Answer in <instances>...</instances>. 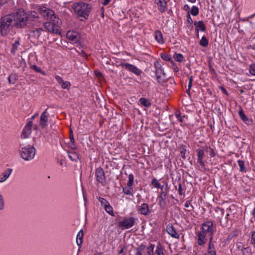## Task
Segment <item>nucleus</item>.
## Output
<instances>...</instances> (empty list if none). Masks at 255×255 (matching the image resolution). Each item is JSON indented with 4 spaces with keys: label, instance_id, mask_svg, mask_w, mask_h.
Listing matches in <instances>:
<instances>
[{
    "label": "nucleus",
    "instance_id": "nucleus-11",
    "mask_svg": "<svg viewBox=\"0 0 255 255\" xmlns=\"http://www.w3.org/2000/svg\"><path fill=\"white\" fill-rule=\"evenodd\" d=\"M96 180L98 182L104 185L106 183V177L104 169L102 167L98 168L95 172Z\"/></svg>",
    "mask_w": 255,
    "mask_h": 255
},
{
    "label": "nucleus",
    "instance_id": "nucleus-48",
    "mask_svg": "<svg viewBox=\"0 0 255 255\" xmlns=\"http://www.w3.org/2000/svg\"><path fill=\"white\" fill-rule=\"evenodd\" d=\"M134 181V176L132 174H130L128 175V181L127 183V185L128 187L132 186Z\"/></svg>",
    "mask_w": 255,
    "mask_h": 255
},
{
    "label": "nucleus",
    "instance_id": "nucleus-27",
    "mask_svg": "<svg viewBox=\"0 0 255 255\" xmlns=\"http://www.w3.org/2000/svg\"><path fill=\"white\" fill-rule=\"evenodd\" d=\"M11 172V169H7L6 171H5L3 173L2 176L0 177V182L1 183L5 181L8 178Z\"/></svg>",
    "mask_w": 255,
    "mask_h": 255
},
{
    "label": "nucleus",
    "instance_id": "nucleus-43",
    "mask_svg": "<svg viewBox=\"0 0 255 255\" xmlns=\"http://www.w3.org/2000/svg\"><path fill=\"white\" fill-rule=\"evenodd\" d=\"M208 44V40L205 37V36H203L200 41V44L203 47H207Z\"/></svg>",
    "mask_w": 255,
    "mask_h": 255
},
{
    "label": "nucleus",
    "instance_id": "nucleus-61",
    "mask_svg": "<svg viewBox=\"0 0 255 255\" xmlns=\"http://www.w3.org/2000/svg\"><path fill=\"white\" fill-rule=\"evenodd\" d=\"M229 214H227V215H226V219H227V220H226V222L225 224H223V223H222V222H221V221H220V224H221V225L222 226H223V227H225V226H227V222H228L227 219H228V217H229Z\"/></svg>",
    "mask_w": 255,
    "mask_h": 255
},
{
    "label": "nucleus",
    "instance_id": "nucleus-39",
    "mask_svg": "<svg viewBox=\"0 0 255 255\" xmlns=\"http://www.w3.org/2000/svg\"><path fill=\"white\" fill-rule=\"evenodd\" d=\"M68 156L72 161H76L78 159V154L74 152H69Z\"/></svg>",
    "mask_w": 255,
    "mask_h": 255
},
{
    "label": "nucleus",
    "instance_id": "nucleus-20",
    "mask_svg": "<svg viewBox=\"0 0 255 255\" xmlns=\"http://www.w3.org/2000/svg\"><path fill=\"white\" fill-rule=\"evenodd\" d=\"M48 117L49 114L47 112V109H46L40 116L39 124L42 128H45L47 125Z\"/></svg>",
    "mask_w": 255,
    "mask_h": 255
},
{
    "label": "nucleus",
    "instance_id": "nucleus-38",
    "mask_svg": "<svg viewBox=\"0 0 255 255\" xmlns=\"http://www.w3.org/2000/svg\"><path fill=\"white\" fill-rule=\"evenodd\" d=\"M104 209L105 211L109 214L111 216H114V212H113V207L110 205V203H109L107 205H106Z\"/></svg>",
    "mask_w": 255,
    "mask_h": 255
},
{
    "label": "nucleus",
    "instance_id": "nucleus-24",
    "mask_svg": "<svg viewBox=\"0 0 255 255\" xmlns=\"http://www.w3.org/2000/svg\"><path fill=\"white\" fill-rule=\"evenodd\" d=\"M154 38L158 43L163 44L164 43L163 35L160 30H157L155 31Z\"/></svg>",
    "mask_w": 255,
    "mask_h": 255
},
{
    "label": "nucleus",
    "instance_id": "nucleus-14",
    "mask_svg": "<svg viewBox=\"0 0 255 255\" xmlns=\"http://www.w3.org/2000/svg\"><path fill=\"white\" fill-rule=\"evenodd\" d=\"M137 210L139 214L144 216H147L151 213L149 206L146 203H142L141 205L137 206Z\"/></svg>",
    "mask_w": 255,
    "mask_h": 255
},
{
    "label": "nucleus",
    "instance_id": "nucleus-18",
    "mask_svg": "<svg viewBox=\"0 0 255 255\" xmlns=\"http://www.w3.org/2000/svg\"><path fill=\"white\" fill-rule=\"evenodd\" d=\"M197 151V162L202 167H205V163L203 160L205 157V151L203 149H199Z\"/></svg>",
    "mask_w": 255,
    "mask_h": 255
},
{
    "label": "nucleus",
    "instance_id": "nucleus-2",
    "mask_svg": "<svg viewBox=\"0 0 255 255\" xmlns=\"http://www.w3.org/2000/svg\"><path fill=\"white\" fill-rule=\"evenodd\" d=\"M75 13L78 16L88 19L91 10V6L89 4L83 1H78L75 2L72 5Z\"/></svg>",
    "mask_w": 255,
    "mask_h": 255
},
{
    "label": "nucleus",
    "instance_id": "nucleus-22",
    "mask_svg": "<svg viewBox=\"0 0 255 255\" xmlns=\"http://www.w3.org/2000/svg\"><path fill=\"white\" fill-rule=\"evenodd\" d=\"M197 34L198 35L199 31H205L206 30V26L204 22L202 20L195 21L194 23Z\"/></svg>",
    "mask_w": 255,
    "mask_h": 255
},
{
    "label": "nucleus",
    "instance_id": "nucleus-55",
    "mask_svg": "<svg viewBox=\"0 0 255 255\" xmlns=\"http://www.w3.org/2000/svg\"><path fill=\"white\" fill-rule=\"evenodd\" d=\"M157 82L159 84H162L164 82V80L161 78V75H156Z\"/></svg>",
    "mask_w": 255,
    "mask_h": 255
},
{
    "label": "nucleus",
    "instance_id": "nucleus-5",
    "mask_svg": "<svg viewBox=\"0 0 255 255\" xmlns=\"http://www.w3.org/2000/svg\"><path fill=\"white\" fill-rule=\"evenodd\" d=\"M199 231L209 236V241H213V235L216 232V228L214 226L212 221H207L202 224L201 230Z\"/></svg>",
    "mask_w": 255,
    "mask_h": 255
},
{
    "label": "nucleus",
    "instance_id": "nucleus-51",
    "mask_svg": "<svg viewBox=\"0 0 255 255\" xmlns=\"http://www.w3.org/2000/svg\"><path fill=\"white\" fill-rule=\"evenodd\" d=\"M249 71L251 74L255 76V65L252 64L250 66Z\"/></svg>",
    "mask_w": 255,
    "mask_h": 255
},
{
    "label": "nucleus",
    "instance_id": "nucleus-7",
    "mask_svg": "<svg viewBox=\"0 0 255 255\" xmlns=\"http://www.w3.org/2000/svg\"><path fill=\"white\" fill-rule=\"evenodd\" d=\"M136 220L137 219L133 217L125 218L119 222L118 226L122 230L129 229L134 226Z\"/></svg>",
    "mask_w": 255,
    "mask_h": 255
},
{
    "label": "nucleus",
    "instance_id": "nucleus-8",
    "mask_svg": "<svg viewBox=\"0 0 255 255\" xmlns=\"http://www.w3.org/2000/svg\"><path fill=\"white\" fill-rule=\"evenodd\" d=\"M155 246L150 244L147 248V253L149 255H164L163 253L164 249L162 247L160 244H158L154 250Z\"/></svg>",
    "mask_w": 255,
    "mask_h": 255
},
{
    "label": "nucleus",
    "instance_id": "nucleus-57",
    "mask_svg": "<svg viewBox=\"0 0 255 255\" xmlns=\"http://www.w3.org/2000/svg\"><path fill=\"white\" fill-rule=\"evenodd\" d=\"M178 192L179 194L180 195H182L184 194L183 190H182V185L180 183L179 184V186H178Z\"/></svg>",
    "mask_w": 255,
    "mask_h": 255
},
{
    "label": "nucleus",
    "instance_id": "nucleus-10",
    "mask_svg": "<svg viewBox=\"0 0 255 255\" xmlns=\"http://www.w3.org/2000/svg\"><path fill=\"white\" fill-rule=\"evenodd\" d=\"M120 66L137 76H139L142 73V71L135 66L128 63H121Z\"/></svg>",
    "mask_w": 255,
    "mask_h": 255
},
{
    "label": "nucleus",
    "instance_id": "nucleus-58",
    "mask_svg": "<svg viewBox=\"0 0 255 255\" xmlns=\"http://www.w3.org/2000/svg\"><path fill=\"white\" fill-rule=\"evenodd\" d=\"M186 17H187V20L188 23H189L190 24L193 23V20H192L190 15L189 13L187 15Z\"/></svg>",
    "mask_w": 255,
    "mask_h": 255
},
{
    "label": "nucleus",
    "instance_id": "nucleus-9",
    "mask_svg": "<svg viewBox=\"0 0 255 255\" xmlns=\"http://www.w3.org/2000/svg\"><path fill=\"white\" fill-rule=\"evenodd\" d=\"M38 12L48 20L53 19L54 17H57L54 11L44 6L39 7Z\"/></svg>",
    "mask_w": 255,
    "mask_h": 255
},
{
    "label": "nucleus",
    "instance_id": "nucleus-23",
    "mask_svg": "<svg viewBox=\"0 0 255 255\" xmlns=\"http://www.w3.org/2000/svg\"><path fill=\"white\" fill-rule=\"evenodd\" d=\"M205 255H216V251L213 241H209L207 253Z\"/></svg>",
    "mask_w": 255,
    "mask_h": 255
},
{
    "label": "nucleus",
    "instance_id": "nucleus-52",
    "mask_svg": "<svg viewBox=\"0 0 255 255\" xmlns=\"http://www.w3.org/2000/svg\"><path fill=\"white\" fill-rule=\"evenodd\" d=\"M171 64L174 72L176 73L177 72L179 71L178 68L173 61H171Z\"/></svg>",
    "mask_w": 255,
    "mask_h": 255
},
{
    "label": "nucleus",
    "instance_id": "nucleus-4",
    "mask_svg": "<svg viewBox=\"0 0 255 255\" xmlns=\"http://www.w3.org/2000/svg\"><path fill=\"white\" fill-rule=\"evenodd\" d=\"M53 19L49 20V22L43 23L44 27L49 32L53 33H60V27L61 21L58 17H54Z\"/></svg>",
    "mask_w": 255,
    "mask_h": 255
},
{
    "label": "nucleus",
    "instance_id": "nucleus-34",
    "mask_svg": "<svg viewBox=\"0 0 255 255\" xmlns=\"http://www.w3.org/2000/svg\"><path fill=\"white\" fill-rule=\"evenodd\" d=\"M139 101L141 105L145 107H149L151 105L150 101L147 99L145 98H141Z\"/></svg>",
    "mask_w": 255,
    "mask_h": 255
},
{
    "label": "nucleus",
    "instance_id": "nucleus-29",
    "mask_svg": "<svg viewBox=\"0 0 255 255\" xmlns=\"http://www.w3.org/2000/svg\"><path fill=\"white\" fill-rule=\"evenodd\" d=\"M84 236V233L83 230H81L77 235L76 243L78 246H80L83 243V238Z\"/></svg>",
    "mask_w": 255,
    "mask_h": 255
},
{
    "label": "nucleus",
    "instance_id": "nucleus-41",
    "mask_svg": "<svg viewBox=\"0 0 255 255\" xmlns=\"http://www.w3.org/2000/svg\"><path fill=\"white\" fill-rule=\"evenodd\" d=\"M239 115L240 118L245 122H247L249 121V118L245 115L242 110H241L239 112Z\"/></svg>",
    "mask_w": 255,
    "mask_h": 255
},
{
    "label": "nucleus",
    "instance_id": "nucleus-59",
    "mask_svg": "<svg viewBox=\"0 0 255 255\" xmlns=\"http://www.w3.org/2000/svg\"><path fill=\"white\" fill-rule=\"evenodd\" d=\"M193 80V76H191L189 78V83H188V87H189V89H191L192 87Z\"/></svg>",
    "mask_w": 255,
    "mask_h": 255
},
{
    "label": "nucleus",
    "instance_id": "nucleus-40",
    "mask_svg": "<svg viewBox=\"0 0 255 255\" xmlns=\"http://www.w3.org/2000/svg\"><path fill=\"white\" fill-rule=\"evenodd\" d=\"M205 147L206 148L207 151L209 152V155L211 157H213L216 155L215 151L213 148L207 145H206Z\"/></svg>",
    "mask_w": 255,
    "mask_h": 255
},
{
    "label": "nucleus",
    "instance_id": "nucleus-12",
    "mask_svg": "<svg viewBox=\"0 0 255 255\" xmlns=\"http://www.w3.org/2000/svg\"><path fill=\"white\" fill-rule=\"evenodd\" d=\"M207 236L200 231L196 233V240L198 245L204 247L207 242Z\"/></svg>",
    "mask_w": 255,
    "mask_h": 255
},
{
    "label": "nucleus",
    "instance_id": "nucleus-53",
    "mask_svg": "<svg viewBox=\"0 0 255 255\" xmlns=\"http://www.w3.org/2000/svg\"><path fill=\"white\" fill-rule=\"evenodd\" d=\"M184 206L186 207V208H189L190 206H191V208L190 209L188 210V211H191L193 210V207L192 206H191V203H190V202L189 201H187L185 203V205Z\"/></svg>",
    "mask_w": 255,
    "mask_h": 255
},
{
    "label": "nucleus",
    "instance_id": "nucleus-19",
    "mask_svg": "<svg viewBox=\"0 0 255 255\" xmlns=\"http://www.w3.org/2000/svg\"><path fill=\"white\" fill-rule=\"evenodd\" d=\"M32 122L29 121L24 127L22 130V136L23 138H27L31 132Z\"/></svg>",
    "mask_w": 255,
    "mask_h": 255
},
{
    "label": "nucleus",
    "instance_id": "nucleus-44",
    "mask_svg": "<svg viewBox=\"0 0 255 255\" xmlns=\"http://www.w3.org/2000/svg\"><path fill=\"white\" fill-rule=\"evenodd\" d=\"M161 57L162 58V59L165 61H170V63L172 61H173L172 59L171 56L170 55L167 54L161 53Z\"/></svg>",
    "mask_w": 255,
    "mask_h": 255
},
{
    "label": "nucleus",
    "instance_id": "nucleus-54",
    "mask_svg": "<svg viewBox=\"0 0 255 255\" xmlns=\"http://www.w3.org/2000/svg\"><path fill=\"white\" fill-rule=\"evenodd\" d=\"M4 207V201L2 196L0 195V210L3 209Z\"/></svg>",
    "mask_w": 255,
    "mask_h": 255
},
{
    "label": "nucleus",
    "instance_id": "nucleus-47",
    "mask_svg": "<svg viewBox=\"0 0 255 255\" xmlns=\"http://www.w3.org/2000/svg\"><path fill=\"white\" fill-rule=\"evenodd\" d=\"M190 12L193 16H196L199 13V9L196 6H193L191 8Z\"/></svg>",
    "mask_w": 255,
    "mask_h": 255
},
{
    "label": "nucleus",
    "instance_id": "nucleus-17",
    "mask_svg": "<svg viewBox=\"0 0 255 255\" xmlns=\"http://www.w3.org/2000/svg\"><path fill=\"white\" fill-rule=\"evenodd\" d=\"M155 3L157 5L158 10L163 13L167 9V4L165 0H155Z\"/></svg>",
    "mask_w": 255,
    "mask_h": 255
},
{
    "label": "nucleus",
    "instance_id": "nucleus-46",
    "mask_svg": "<svg viewBox=\"0 0 255 255\" xmlns=\"http://www.w3.org/2000/svg\"><path fill=\"white\" fill-rule=\"evenodd\" d=\"M69 137H70V141H71V143L72 144V145L71 146V147L72 149H75V146L74 145L75 140L74 138V135H73V131L72 130H70V131Z\"/></svg>",
    "mask_w": 255,
    "mask_h": 255
},
{
    "label": "nucleus",
    "instance_id": "nucleus-35",
    "mask_svg": "<svg viewBox=\"0 0 255 255\" xmlns=\"http://www.w3.org/2000/svg\"><path fill=\"white\" fill-rule=\"evenodd\" d=\"M132 190H133V188L132 186L128 187L127 185V186H126V187L123 188V192L126 195L132 196L133 195Z\"/></svg>",
    "mask_w": 255,
    "mask_h": 255
},
{
    "label": "nucleus",
    "instance_id": "nucleus-60",
    "mask_svg": "<svg viewBox=\"0 0 255 255\" xmlns=\"http://www.w3.org/2000/svg\"><path fill=\"white\" fill-rule=\"evenodd\" d=\"M163 183L164 184V185H165V188L164 189V191H166L167 190V192H169V188L168 187V182L167 181H163Z\"/></svg>",
    "mask_w": 255,
    "mask_h": 255
},
{
    "label": "nucleus",
    "instance_id": "nucleus-37",
    "mask_svg": "<svg viewBox=\"0 0 255 255\" xmlns=\"http://www.w3.org/2000/svg\"><path fill=\"white\" fill-rule=\"evenodd\" d=\"M238 163L240 167V171L242 172H246L247 169L245 167V162L242 160H238Z\"/></svg>",
    "mask_w": 255,
    "mask_h": 255
},
{
    "label": "nucleus",
    "instance_id": "nucleus-49",
    "mask_svg": "<svg viewBox=\"0 0 255 255\" xmlns=\"http://www.w3.org/2000/svg\"><path fill=\"white\" fill-rule=\"evenodd\" d=\"M250 243L253 245L255 248V231H253L251 232V237L250 240Z\"/></svg>",
    "mask_w": 255,
    "mask_h": 255
},
{
    "label": "nucleus",
    "instance_id": "nucleus-42",
    "mask_svg": "<svg viewBox=\"0 0 255 255\" xmlns=\"http://www.w3.org/2000/svg\"><path fill=\"white\" fill-rule=\"evenodd\" d=\"M151 185L156 188H158V187H160V183L159 182V180H157L155 178H153L151 182Z\"/></svg>",
    "mask_w": 255,
    "mask_h": 255
},
{
    "label": "nucleus",
    "instance_id": "nucleus-33",
    "mask_svg": "<svg viewBox=\"0 0 255 255\" xmlns=\"http://www.w3.org/2000/svg\"><path fill=\"white\" fill-rule=\"evenodd\" d=\"M18 76L15 74H11L8 78V83L10 84H14L17 80Z\"/></svg>",
    "mask_w": 255,
    "mask_h": 255
},
{
    "label": "nucleus",
    "instance_id": "nucleus-64",
    "mask_svg": "<svg viewBox=\"0 0 255 255\" xmlns=\"http://www.w3.org/2000/svg\"><path fill=\"white\" fill-rule=\"evenodd\" d=\"M110 1L111 0H104L103 4L105 5H107L108 4H109Z\"/></svg>",
    "mask_w": 255,
    "mask_h": 255
},
{
    "label": "nucleus",
    "instance_id": "nucleus-56",
    "mask_svg": "<svg viewBox=\"0 0 255 255\" xmlns=\"http://www.w3.org/2000/svg\"><path fill=\"white\" fill-rule=\"evenodd\" d=\"M29 16L32 18H37L38 17V14L35 11H31Z\"/></svg>",
    "mask_w": 255,
    "mask_h": 255
},
{
    "label": "nucleus",
    "instance_id": "nucleus-25",
    "mask_svg": "<svg viewBox=\"0 0 255 255\" xmlns=\"http://www.w3.org/2000/svg\"><path fill=\"white\" fill-rule=\"evenodd\" d=\"M43 31V29L41 28H35V29L31 31L30 36L38 39L41 34V32Z\"/></svg>",
    "mask_w": 255,
    "mask_h": 255
},
{
    "label": "nucleus",
    "instance_id": "nucleus-36",
    "mask_svg": "<svg viewBox=\"0 0 255 255\" xmlns=\"http://www.w3.org/2000/svg\"><path fill=\"white\" fill-rule=\"evenodd\" d=\"M145 246L143 244H141L136 248L135 255H142V252L145 251Z\"/></svg>",
    "mask_w": 255,
    "mask_h": 255
},
{
    "label": "nucleus",
    "instance_id": "nucleus-6",
    "mask_svg": "<svg viewBox=\"0 0 255 255\" xmlns=\"http://www.w3.org/2000/svg\"><path fill=\"white\" fill-rule=\"evenodd\" d=\"M21 157L25 160H30L33 159L35 155V148L30 145L21 148L20 150Z\"/></svg>",
    "mask_w": 255,
    "mask_h": 255
},
{
    "label": "nucleus",
    "instance_id": "nucleus-30",
    "mask_svg": "<svg viewBox=\"0 0 255 255\" xmlns=\"http://www.w3.org/2000/svg\"><path fill=\"white\" fill-rule=\"evenodd\" d=\"M179 151L181 157L185 159L186 158V154L188 153V152H187L186 149V146L185 145H181L179 148Z\"/></svg>",
    "mask_w": 255,
    "mask_h": 255
},
{
    "label": "nucleus",
    "instance_id": "nucleus-26",
    "mask_svg": "<svg viewBox=\"0 0 255 255\" xmlns=\"http://www.w3.org/2000/svg\"><path fill=\"white\" fill-rule=\"evenodd\" d=\"M154 67L155 68V73L156 75H165L163 69L158 62L154 63Z\"/></svg>",
    "mask_w": 255,
    "mask_h": 255
},
{
    "label": "nucleus",
    "instance_id": "nucleus-62",
    "mask_svg": "<svg viewBox=\"0 0 255 255\" xmlns=\"http://www.w3.org/2000/svg\"><path fill=\"white\" fill-rule=\"evenodd\" d=\"M176 117H177V118L178 119V120L181 122H183V118H182V117L180 116V114H178V115H176Z\"/></svg>",
    "mask_w": 255,
    "mask_h": 255
},
{
    "label": "nucleus",
    "instance_id": "nucleus-1",
    "mask_svg": "<svg viewBox=\"0 0 255 255\" xmlns=\"http://www.w3.org/2000/svg\"><path fill=\"white\" fill-rule=\"evenodd\" d=\"M11 14H7L0 18V34L5 36L10 31L11 28L15 26L14 21Z\"/></svg>",
    "mask_w": 255,
    "mask_h": 255
},
{
    "label": "nucleus",
    "instance_id": "nucleus-13",
    "mask_svg": "<svg viewBox=\"0 0 255 255\" xmlns=\"http://www.w3.org/2000/svg\"><path fill=\"white\" fill-rule=\"evenodd\" d=\"M67 38L73 43H77L79 42L80 35L74 31H69L67 33Z\"/></svg>",
    "mask_w": 255,
    "mask_h": 255
},
{
    "label": "nucleus",
    "instance_id": "nucleus-16",
    "mask_svg": "<svg viewBox=\"0 0 255 255\" xmlns=\"http://www.w3.org/2000/svg\"><path fill=\"white\" fill-rule=\"evenodd\" d=\"M55 78L57 82L61 85L62 89L67 90L70 89L71 84L69 82L64 81L63 78L58 75H56Z\"/></svg>",
    "mask_w": 255,
    "mask_h": 255
},
{
    "label": "nucleus",
    "instance_id": "nucleus-31",
    "mask_svg": "<svg viewBox=\"0 0 255 255\" xmlns=\"http://www.w3.org/2000/svg\"><path fill=\"white\" fill-rule=\"evenodd\" d=\"M241 251L243 255H252L253 254L252 249L249 247L247 248H242Z\"/></svg>",
    "mask_w": 255,
    "mask_h": 255
},
{
    "label": "nucleus",
    "instance_id": "nucleus-15",
    "mask_svg": "<svg viewBox=\"0 0 255 255\" xmlns=\"http://www.w3.org/2000/svg\"><path fill=\"white\" fill-rule=\"evenodd\" d=\"M168 192L166 191H161L160 195L158 197V204L160 208H164L166 205V199L168 194Z\"/></svg>",
    "mask_w": 255,
    "mask_h": 255
},
{
    "label": "nucleus",
    "instance_id": "nucleus-21",
    "mask_svg": "<svg viewBox=\"0 0 255 255\" xmlns=\"http://www.w3.org/2000/svg\"><path fill=\"white\" fill-rule=\"evenodd\" d=\"M166 231L172 237L178 239L179 235L176 231L175 228L171 225H168L166 227Z\"/></svg>",
    "mask_w": 255,
    "mask_h": 255
},
{
    "label": "nucleus",
    "instance_id": "nucleus-3",
    "mask_svg": "<svg viewBox=\"0 0 255 255\" xmlns=\"http://www.w3.org/2000/svg\"><path fill=\"white\" fill-rule=\"evenodd\" d=\"M14 21L15 27L23 28L26 25L27 16L26 13L22 9H18L10 14Z\"/></svg>",
    "mask_w": 255,
    "mask_h": 255
},
{
    "label": "nucleus",
    "instance_id": "nucleus-63",
    "mask_svg": "<svg viewBox=\"0 0 255 255\" xmlns=\"http://www.w3.org/2000/svg\"><path fill=\"white\" fill-rule=\"evenodd\" d=\"M80 54L83 56V57H87V54L85 53V52L83 50H81V53H80Z\"/></svg>",
    "mask_w": 255,
    "mask_h": 255
},
{
    "label": "nucleus",
    "instance_id": "nucleus-45",
    "mask_svg": "<svg viewBox=\"0 0 255 255\" xmlns=\"http://www.w3.org/2000/svg\"><path fill=\"white\" fill-rule=\"evenodd\" d=\"M31 68L35 70L36 72L42 74L43 75H45V72L41 70L40 67H38L36 65H33L31 66Z\"/></svg>",
    "mask_w": 255,
    "mask_h": 255
},
{
    "label": "nucleus",
    "instance_id": "nucleus-28",
    "mask_svg": "<svg viewBox=\"0 0 255 255\" xmlns=\"http://www.w3.org/2000/svg\"><path fill=\"white\" fill-rule=\"evenodd\" d=\"M20 38H17L14 43L12 44L10 51L12 54H14L16 51L17 50L18 47L20 45Z\"/></svg>",
    "mask_w": 255,
    "mask_h": 255
},
{
    "label": "nucleus",
    "instance_id": "nucleus-50",
    "mask_svg": "<svg viewBox=\"0 0 255 255\" xmlns=\"http://www.w3.org/2000/svg\"><path fill=\"white\" fill-rule=\"evenodd\" d=\"M98 200L104 208L109 203L106 199L103 198L99 197Z\"/></svg>",
    "mask_w": 255,
    "mask_h": 255
},
{
    "label": "nucleus",
    "instance_id": "nucleus-32",
    "mask_svg": "<svg viewBox=\"0 0 255 255\" xmlns=\"http://www.w3.org/2000/svg\"><path fill=\"white\" fill-rule=\"evenodd\" d=\"M173 58L176 61L180 63L185 61L183 55L180 53H175L173 55Z\"/></svg>",
    "mask_w": 255,
    "mask_h": 255
}]
</instances>
